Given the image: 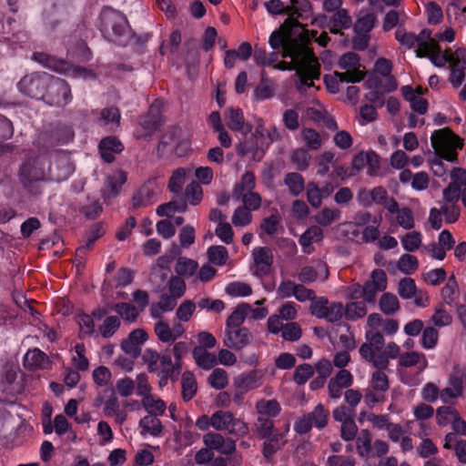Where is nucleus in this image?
Segmentation results:
<instances>
[{"instance_id": "f257e3e1", "label": "nucleus", "mask_w": 466, "mask_h": 466, "mask_svg": "<svg viewBox=\"0 0 466 466\" xmlns=\"http://www.w3.org/2000/svg\"><path fill=\"white\" fill-rule=\"evenodd\" d=\"M189 350V345L185 341L176 342L172 348L175 360L172 361L170 350L167 349L158 352L152 349H147L142 354L143 361L147 365V371L156 373L158 378V386L164 388L168 380H178L183 366V358Z\"/></svg>"}, {"instance_id": "f03ea898", "label": "nucleus", "mask_w": 466, "mask_h": 466, "mask_svg": "<svg viewBox=\"0 0 466 466\" xmlns=\"http://www.w3.org/2000/svg\"><path fill=\"white\" fill-rule=\"evenodd\" d=\"M96 26L106 40L117 46H127L134 36L126 15L109 6L102 8Z\"/></svg>"}, {"instance_id": "7ed1b4c3", "label": "nucleus", "mask_w": 466, "mask_h": 466, "mask_svg": "<svg viewBox=\"0 0 466 466\" xmlns=\"http://www.w3.org/2000/svg\"><path fill=\"white\" fill-rule=\"evenodd\" d=\"M18 176L23 187L28 193L40 194L38 183L49 181L50 178V158L46 155L26 158L20 166Z\"/></svg>"}, {"instance_id": "20e7f679", "label": "nucleus", "mask_w": 466, "mask_h": 466, "mask_svg": "<svg viewBox=\"0 0 466 466\" xmlns=\"http://www.w3.org/2000/svg\"><path fill=\"white\" fill-rule=\"evenodd\" d=\"M50 81V74L46 72H35L25 75L20 79L16 86L19 92L25 96L42 100L46 94V88Z\"/></svg>"}, {"instance_id": "39448f33", "label": "nucleus", "mask_w": 466, "mask_h": 466, "mask_svg": "<svg viewBox=\"0 0 466 466\" xmlns=\"http://www.w3.org/2000/svg\"><path fill=\"white\" fill-rule=\"evenodd\" d=\"M42 100L53 106H66L72 100L70 86L66 80L50 75V81Z\"/></svg>"}, {"instance_id": "423d86ee", "label": "nucleus", "mask_w": 466, "mask_h": 466, "mask_svg": "<svg viewBox=\"0 0 466 466\" xmlns=\"http://www.w3.org/2000/svg\"><path fill=\"white\" fill-rule=\"evenodd\" d=\"M329 415V410L319 403L311 412L298 419L294 424V430L299 434H306L315 427L319 430L325 428L328 424Z\"/></svg>"}, {"instance_id": "0eeeda50", "label": "nucleus", "mask_w": 466, "mask_h": 466, "mask_svg": "<svg viewBox=\"0 0 466 466\" xmlns=\"http://www.w3.org/2000/svg\"><path fill=\"white\" fill-rule=\"evenodd\" d=\"M139 126L142 133L138 137L147 139L157 131L162 123L161 104L156 100L148 108V111L139 118Z\"/></svg>"}, {"instance_id": "6e6552de", "label": "nucleus", "mask_w": 466, "mask_h": 466, "mask_svg": "<svg viewBox=\"0 0 466 466\" xmlns=\"http://www.w3.org/2000/svg\"><path fill=\"white\" fill-rule=\"evenodd\" d=\"M252 257L253 264L250 266L252 274L258 279L268 276L274 262L272 250L268 247H258L252 250Z\"/></svg>"}, {"instance_id": "1a4fd4ad", "label": "nucleus", "mask_w": 466, "mask_h": 466, "mask_svg": "<svg viewBox=\"0 0 466 466\" xmlns=\"http://www.w3.org/2000/svg\"><path fill=\"white\" fill-rule=\"evenodd\" d=\"M75 132L71 126L58 123L42 135L46 146L66 145L73 141Z\"/></svg>"}, {"instance_id": "9d476101", "label": "nucleus", "mask_w": 466, "mask_h": 466, "mask_svg": "<svg viewBox=\"0 0 466 466\" xmlns=\"http://www.w3.org/2000/svg\"><path fill=\"white\" fill-rule=\"evenodd\" d=\"M289 2L288 18L283 23L289 30L300 27L301 25L298 19H308L311 14V3L309 0H289Z\"/></svg>"}, {"instance_id": "9b49d317", "label": "nucleus", "mask_w": 466, "mask_h": 466, "mask_svg": "<svg viewBox=\"0 0 466 466\" xmlns=\"http://www.w3.org/2000/svg\"><path fill=\"white\" fill-rule=\"evenodd\" d=\"M449 81L454 88L461 86L465 79L466 71V50L459 48L449 63Z\"/></svg>"}, {"instance_id": "f8f14e48", "label": "nucleus", "mask_w": 466, "mask_h": 466, "mask_svg": "<svg viewBox=\"0 0 466 466\" xmlns=\"http://www.w3.org/2000/svg\"><path fill=\"white\" fill-rule=\"evenodd\" d=\"M253 336L247 328L225 329L224 345L234 350H240L247 347Z\"/></svg>"}, {"instance_id": "ddd939ff", "label": "nucleus", "mask_w": 466, "mask_h": 466, "mask_svg": "<svg viewBox=\"0 0 466 466\" xmlns=\"http://www.w3.org/2000/svg\"><path fill=\"white\" fill-rule=\"evenodd\" d=\"M98 150L106 163H112L115 160V155L124 150V146L116 137L108 136L100 140Z\"/></svg>"}, {"instance_id": "4468645a", "label": "nucleus", "mask_w": 466, "mask_h": 466, "mask_svg": "<svg viewBox=\"0 0 466 466\" xmlns=\"http://www.w3.org/2000/svg\"><path fill=\"white\" fill-rule=\"evenodd\" d=\"M75 171L73 164L67 157H58L55 160V167L50 161L49 181L61 182L66 180Z\"/></svg>"}, {"instance_id": "2eb2a0df", "label": "nucleus", "mask_w": 466, "mask_h": 466, "mask_svg": "<svg viewBox=\"0 0 466 466\" xmlns=\"http://www.w3.org/2000/svg\"><path fill=\"white\" fill-rule=\"evenodd\" d=\"M24 362L29 370H44L49 368L51 364L48 356L38 348L29 350L25 355Z\"/></svg>"}, {"instance_id": "dca6fc26", "label": "nucleus", "mask_w": 466, "mask_h": 466, "mask_svg": "<svg viewBox=\"0 0 466 466\" xmlns=\"http://www.w3.org/2000/svg\"><path fill=\"white\" fill-rule=\"evenodd\" d=\"M452 141H459L460 147H462L461 138L449 127L435 130L431 137V147L435 150L444 148Z\"/></svg>"}, {"instance_id": "f3484780", "label": "nucleus", "mask_w": 466, "mask_h": 466, "mask_svg": "<svg viewBox=\"0 0 466 466\" xmlns=\"http://www.w3.org/2000/svg\"><path fill=\"white\" fill-rule=\"evenodd\" d=\"M153 182L148 181L145 183L133 196L132 206L133 208H140L152 204V199L156 196V191L153 187Z\"/></svg>"}, {"instance_id": "a211bd4d", "label": "nucleus", "mask_w": 466, "mask_h": 466, "mask_svg": "<svg viewBox=\"0 0 466 466\" xmlns=\"http://www.w3.org/2000/svg\"><path fill=\"white\" fill-rule=\"evenodd\" d=\"M377 23L378 18L374 12L361 10L353 26L354 33L370 34Z\"/></svg>"}, {"instance_id": "6ab92c4d", "label": "nucleus", "mask_w": 466, "mask_h": 466, "mask_svg": "<svg viewBox=\"0 0 466 466\" xmlns=\"http://www.w3.org/2000/svg\"><path fill=\"white\" fill-rule=\"evenodd\" d=\"M196 364L206 370H211L218 363L217 356L201 346H196L192 351Z\"/></svg>"}, {"instance_id": "aec40b11", "label": "nucleus", "mask_w": 466, "mask_h": 466, "mask_svg": "<svg viewBox=\"0 0 466 466\" xmlns=\"http://www.w3.org/2000/svg\"><path fill=\"white\" fill-rule=\"evenodd\" d=\"M449 386L455 388L460 393L466 389V365L454 364L448 378Z\"/></svg>"}, {"instance_id": "412c9836", "label": "nucleus", "mask_w": 466, "mask_h": 466, "mask_svg": "<svg viewBox=\"0 0 466 466\" xmlns=\"http://www.w3.org/2000/svg\"><path fill=\"white\" fill-rule=\"evenodd\" d=\"M250 305L246 302L238 304L226 321V329L242 328L241 325L248 315Z\"/></svg>"}, {"instance_id": "4be33fe9", "label": "nucleus", "mask_w": 466, "mask_h": 466, "mask_svg": "<svg viewBox=\"0 0 466 466\" xmlns=\"http://www.w3.org/2000/svg\"><path fill=\"white\" fill-rule=\"evenodd\" d=\"M213 428L217 431H232L236 425V420L229 411L218 410L212 414Z\"/></svg>"}, {"instance_id": "5701e85b", "label": "nucleus", "mask_w": 466, "mask_h": 466, "mask_svg": "<svg viewBox=\"0 0 466 466\" xmlns=\"http://www.w3.org/2000/svg\"><path fill=\"white\" fill-rule=\"evenodd\" d=\"M139 427L142 429V434L149 433L154 437H159L163 431L162 423L156 414L143 417L139 420Z\"/></svg>"}, {"instance_id": "b1692460", "label": "nucleus", "mask_w": 466, "mask_h": 466, "mask_svg": "<svg viewBox=\"0 0 466 466\" xmlns=\"http://www.w3.org/2000/svg\"><path fill=\"white\" fill-rule=\"evenodd\" d=\"M181 394L185 401H189L197 393L198 386L195 376L191 371H185L181 375Z\"/></svg>"}, {"instance_id": "393cba45", "label": "nucleus", "mask_w": 466, "mask_h": 466, "mask_svg": "<svg viewBox=\"0 0 466 466\" xmlns=\"http://www.w3.org/2000/svg\"><path fill=\"white\" fill-rule=\"evenodd\" d=\"M256 409L258 416L268 418H275L281 411V407L276 400H261L257 402Z\"/></svg>"}, {"instance_id": "a878e982", "label": "nucleus", "mask_w": 466, "mask_h": 466, "mask_svg": "<svg viewBox=\"0 0 466 466\" xmlns=\"http://www.w3.org/2000/svg\"><path fill=\"white\" fill-rule=\"evenodd\" d=\"M282 57H290L293 60H299L306 50V46L300 45L297 39H292L289 36L282 46Z\"/></svg>"}, {"instance_id": "bb28decb", "label": "nucleus", "mask_w": 466, "mask_h": 466, "mask_svg": "<svg viewBox=\"0 0 466 466\" xmlns=\"http://www.w3.org/2000/svg\"><path fill=\"white\" fill-rule=\"evenodd\" d=\"M284 183L289 187L291 195L299 196L305 187L303 177L297 172L288 173L284 177Z\"/></svg>"}, {"instance_id": "cd10ccee", "label": "nucleus", "mask_w": 466, "mask_h": 466, "mask_svg": "<svg viewBox=\"0 0 466 466\" xmlns=\"http://www.w3.org/2000/svg\"><path fill=\"white\" fill-rule=\"evenodd\" d=\"M379 307L386 315L394 314L400 309L399 299L396 295L392 293H384L380 299Z\"/></svg>"}, {"instance_id": "c85d7f7f", "label": "nucleus", "mask_w": 466, "mask_h": 466, "mask_svg": "<svg viewBox=\"0 0 466 466\" xmlns=\"http://www.w3.org/2000/svg\"><path fill=\"white\" fill-rule=\"evenodd\" d=\"M198 267V265L195 260L180 257L176 263L175 271L180 278L191 277L197 271Z\"/></svg>"}, {"instance_id": "c756f323", "label": "nucleus", "mask_w": 466, "mask_h": 466, "mask_svg": "<svg viewBox=\"0 0 466 466\" xmlns=\"http://www.w3.org/2000/svg\"><path fill=\"white\" fill-rule=\"evenodd\" d=\"M367 314V306L364 301L350 302L344 308V315L349 320H356Z\"/></svg>"}, {"instance_id": "7c9ffc66", "label": "nucleus", "mask_w": 466, "mask_h": 466, "mask_svg": "<svg viewBox=\"0 0 466 466\" xmlns=\"http://www.w3.org/2000/svg\"><path fill=\"white\" fill-rule=\"evenodd\" d=\"M227 125L233 131H242L244 116L240 108H229L226 114Z\"/></svg>"}, {"instance_id": "2f4dec72", "label": "nucleus", "mask_w": 466, "mask_h": 466, "mask_svg": "<svg viewBox=\"0 0 466 466\" xmlns=\"http://www.w3.org/2000/svg\"><path fill=\"white\" fill-rule=\"evenodd\" d=\"M459 294L458 283L454 275H451L441 290V295L446 304L451 305Z\"/></svg>"}, {"instance_id": "473e14b6", "label": "nucleus", "mask_w": 466, "mask_h": 466, "mask_svg": "<svg viewBox=\"0 0 466 466\" xmlns=\"http://www.w3.org/2000/svg\"><path fill=\"white\" fill-rule=\"evenodd\" d=\"M384 290V286L378 287L377 283L366 281L363 286L358 285L355 292H360L359 297L364 298L368 303H374L379 291Z\"/></svg>"}, {"instance_id": "72a5a7b5", "label": "nucleus", "mask_w": 466, "mask_h": 466, "mask_svg": "<svg viewBox=\"0 0 466 466\" xmlns=\"http://www.w3.org/2000/svg\"><path fill=\"white\" fill-rule=\"evenodd\" d=\"M187 208L185 201H170L159 205L157 208V214L159 217H171L175 212H185Z\"/></svg>"}, {"instance_id": "f704fd0d", "label": "nucleus", "mask_w": 466, "mask_h": 466, "mask_svg": "<svg viewBox=\"0 0 466 466\" xmlns=\"http://www.w3.org/2000/svg\"><path fill=\"white\" fill-rule=\"evenodd\" d=\"M208 260L217 266H223L228 258V249L224 246H211L208 248Z\"/></svg>"}, {"instance_id": "c9c22d12", "label": "nucleus", "mask_w": 466, "mask_h": 466, "mask_svg": "<svg viewBox=\"0 0 466 466\" xmlns=\"http://www.w3.org/2000/svg\"><path fill=\"white\" fill-rule=\"evenodd\" d=\"M99 117L97 118V123L101 127H106L109 124L119 123L120 120V112L117 107L110 106L103 108L99 112Z\"/></svg>"}, {"instance_id": "e433bc0d", "label": "nucleus", "mask_w": 466, "mask_h": 466, "mask_svg": "<svg viewBox=\"0 0 466 466\" xmlns=\"http://www.w3.org/2000/svg\"><path fill=\"white\" fill-rule=\"evenodd\" d=\"M186 180V170L183 167H178L173 171L172 176L168 181L169 191L178 194L181 192Z\"/></svg>"}, {"instance_id": "4c0bfd02", "label": "nucleus", "mask_w": 466, "mask_h": 466, "mask_svg": "<svg viewBox=\"0 0 466 466\" xmlns=\"http://www.w3.org/2000/svg\"><path fill=\"white\" fill-rule=\"evenodd\" d=\"M256 185L255 175L251 171H247L241 177L240 182L236 185L234 193L237 197H240V194L245 192L252 191Z\"/></svg>"}, {"instance_id": "58836bf2", "label": "nucleus", "mask_w": 466, "mask_h": 466, "mask_svg": "<svg viewBox=\"0 0 466 466\" xmlns=\"http://www.w3.org/2000/svg\"><path fill=\"white\" fill-rule=\"evenodd\" d=\"M419 267L417 258L410 254H403L398 262V268L406 275L414 273Z\"/></svg>"}, {"instance_id": "ea45409f", "label": "nucleus", "mask_w": 466, "mask_h": 466, "mask_svg": "<svg viewBox=\"0 0 466 466\" xmlns=\"http://www.w3.org/2000/svg\"><path fill=\"white\" fill-rule=\"evenodd\" d=\"M120 319L117 316L106 317L99 327L101 336L105 339L112 337L120 327Z\"/></svg>"}, {"instance_id": "a19ab883", "label": "nucleus", "mask_w": 466, "mask_h": 466, "mask_svg": "<svg viewBox=\"0 0 466 466\" xmlns=\"http://www.w3.org/2000/svg\"><path fill=\"white\" fill-rule=\"evenodd\" d=\"M344 316V306L341 302L329 303L328 309L323 314L322 319L330 323H338Z\"/></svg>"}, {"instance_id": "79ce46f5", "label": "nucleus", "mask_w": 466, "mask_h": 466, "mask_svg": "<svg viewBox=\"0 0 466 466\" xmlns=\"http://www.w3.org/2000/svg\"><path fill=\"white\" fill-rule=\"evenodd\" d=\"M254 96L260 101L269 99L274 96V88L270 82L264 76V73H262L260 83L254 90Z\"/></svg>"}, {"instance_id": "37998d69", "label": "nucleus", "mask_w": 466, "mask_h": 466, "mask_svg": "<svg viewBox=\"0 0 466 466\" xmlns=\"http://www.w3.org/2000/svg\"><path fill=\"white\" fill-rule=\"evenodd\" d=\"M226 293L232 297H247L252 293L251 287L244 282L235 281L227 285Z\"/></svg>"}, {"instance_id": "c03bdc74", "label": "nucleus", "mask_w": 466, "mask_h": 466, "mask_svg": "<svg viewBox=\"0 0 466 466\" xmlns=\"http://www.w3.org/2000/svg\"><path fill=\"white\" fill-rule=\"evenodd\" d=\"M77 323L80 327V338L85 336H92L95 332V323L93 317L86 313H80L77 315Z\"/></svg>"}, {"instance_id": "a18cd8bd", "label": "nucleus", "mask_w": 466, "mask_h": 466, "mask_svg": "<svg viewBox=\"0 0 466 466\" xmlns=\"http://www.w3.org/2000/svg\"><path fill=\"white\" fill-rule=\"evenodd\" d=\"M314 374V369L310 364L299 365L294 371L293 380L298 385H304Z\"/></svg>"}, {"instance_id": "49530a36", "label": "nucleus", "mask_w": 466, "mask_h": 466, "mask_svg": "<svg viewBox=\"0 0 466 466\" xmlns=\"http://www.w3.org/2000/svg\"><path fill=\"white\" fill-rule=\"evenodd\" d=\"M439 339V332L433 327H427L423 329L422 335L420 338V344L422 348L426 350H431L435 348Z\"/></svg>"}, {"instance_id": "de8ad7c7", "label": "nucleus", "mask_w": 466, "mask_h": 466, "mask_svg": "<svg viewBox=\"0 0 466 466\" xmlns=\"http://www.w3.org/2000/svg\"><path fill=\"white\" fill-rule=\"evenodd\" d=\"M396 215V221L399 226L404 229H411L414 228L415 222L413 212L410 208H401Z\"/></svg>"}, {"instance_id": "09e8293b", "label": "nucleus", "mask_w": 466, "mask_h": 466, "mask_svg": "<svg viewBox=\"0 0 466 466\" xmlns=\"http://www.w3.org/2000/svg\"><path fill=\"white\" fill-rule=\"evenodd\" d=\"M208 383L216 390L224 389L228 383L226 370L220 368L215 369L208 377Z\"/></svg>"}, {"instance_id": "8fccbe9b", "label": "nucleus", "mask_w": 466, "mask_h": 466, "mask_svg": "<svg viewBox=\"0 0 466 466\" xmlns=\"http://www.w3.org/2000/svg\"><path fill=\"white\" fill-rule=\"evenodd\" d=\"M115 311L119 314L125 320L135 321L138 316V311L135 306L119 302L115 305Z\"/></svg>"}, {"instance_id": "3c124183", "label": "nucleus", "mask_w": 466, "mask_h": 466, "mask_svg": "<svg viewBox=\"0 0 466 466\" xmlns=\"http://www.w3.org/2000/svg\"><path fill=\"white\" fill-rule=\"evenodd\" d=\"M142 405L150 414L162 415L166 410V403L162 400H155L151 394L143 398Z\"/></svg>"}, {"instance_id": "603ef678", "label": "nucleus", "mask_w": 466, "mask_h": 466, "mask_svg": "<svg viewBox=\"0 0 466 466\" xmlns=\"http://www.w3.org/2000/svg\"><path fill=\"white\" fill-rule=\"evenodd\" d=\"M401 244L405 250L413 252L421 244V234L418 231L409 232L401 238Z\"/></svg>"}, {"instance_id": "864d4df0", "label": "nucleus", "mask_w": 466, "mask_h": 466, "mask_svg": "<svg viewBox=\"0 0 466 466\" xmlns=\"http://www.w3.org/2000/svg\"><path fill=\"white\" fill-rule=\"evenodd\" d=\"M331 21L334 27H339L340 29H349L352 25L351 16L344 8L337 10L333 15Z\"/></svg>"}, {"instance_id": "5fc2aeb1", "label": "nucleus", "mask_w": 466, "mask_h": 466, "mask_svg": "<svg viewBox=\"0 0 466 466\" xmlns=\"http://www.w3.org/2000/svg\"><path fill=\"white\" fill-rule=\"evenodd\" d=\"M340 217V211L339 209H331L329 208H324L317 216L316 221L323 226H329L334 220L339 219Z\"/></svg>"}, {"instance_id": "6e6d98bb", "label": "nucleus", "mask_w": 466, "mask_h": 466, "mask_svg": "<svg viewBox=\"0 0 466 466\" xmlns=\"http://www.w3.org/2000/svg\"><path fill=\"white\" fill-rule=\"evenodd\" d=\"M398 293L402 299H411L416 295V284L413 279L404 278L400 280Z\"/></svg>"}, {"instance_id": "4d7b16f0", "label": "nucleus", "mask_w": 466, "mask_h": 466, "mask_svg": "<svg viewBox=\"0 0 466 466\" xmlns=\"http://www.w3.org/2000/svg\"><path fill=\"white\" fill-rule=\"evenodd\" d=\"M155 333L157 339L164 343L174 342L173 332L165 321L159 320L155 324Z\"/></svg>"}, {"instance_id": "13d9d810", "label": "nucleus", "mask_w": 466, "mask_h": 466, "mask_svg": "<svg viewBox=\"0 0 466 466\" xmlns=\"http://www.w3.org/2000/svg\"><path fill=\"white\" fill-rule=\"evenodd\" d=\"M329 304V299L326 297H316L311 300L309 311L311 315L318 319H322L325 314L328 306Z\"/></svg>"}, {"instance_id": "bf43d9fd", "label": "nucleus", "mask_w": 466, "mask_h": 466, "mask_svg": "<svg viewBox=\"0 0 466 466\" xmlns=\"http://www.w3.org/2000/svg\"><path fill=\"white\" fill-rule=\"evenodd\" d=\"M453 56L454 53L451 49H447L444 52H441V46H439V50H434L429 58L434 66L442 67L446 63H450Z\"/></svg>"}, {"instance_id": "052dcab7", "label": "nucleus", "mask_w": 466, "mask_h": 466, "mask_svg": "<svg viewBox=\"0 0 466 466\" xmlns=\"http://www.w3.org/2000/svg\"><path fill=\"white\" fill-rule=\"evenodd\" d=\"M258 435L262 437H268L270 432L275 430L274 421L271 418L258 416L255 423Z\"/></svg>"}, {"instance_id": "680f3d73", "label": "nucleus", "mask_w": 466, "mask_h": 466, "mask_svg": "<svg viewBox=\"0 0 466 466\" xmlns=\"http://www.w3.org/2000/svg\"><path fill=\"white\" fill-rule=\"evenodd\" d=\"M279 224V216L277 213L271 214L269 217H267L262 219L260 228L268 235L272 236L277 233Z\"/></svg>"}, {"instance_id": "e2e57ef3", "label": "nucleus", "mask_w": 466, "mask_h": 466, "mask_svg": "<svg viewBox=\"0 0 466 466\" xmlns=\"http://www.w3.org/2000/svg\"><path fill=\"white\" fill-rule=\"evenodd\" d=\"M282 338L289 341H297L301 337V328L297 322H289L282 329Z\"/></svg>"}, {"instance_id": "0e129e2a", "label": "nucleus", "mask_w": 466, "mask_h": 466, "mask_svg": "<svg viewBox=\"0 0 466 466\" xmlns=\"http://www.w3.org/2000/svg\"><path fill=\"white\" fill-rule=\"evenodd\" d=\"M285 25H281L279 29L274 30L268 38V44L273 50H277L284 45L288 39V33L284 30Z\"/></svg>"}, {"instance_id": "69168bd1", "label": "nucleus", "mask_w": 466, "mask_h": 466, "mask_svg": "<svg viewBox=\"0 0 466 466\" xmlns=\"http://www.w3.org/2000/svg\"><path fill=\"white\" fill-rule=\"evenodd\" d=\"M244 208L248 210H257L261 206V198L258 193L249 191L240 194Z\"/></svg>"}, {"instance_id": "338daca9", "label": "nucleus", "mask_w": 466, "mask_h": 466, "mask_svg": "<svg viewBox=\"0 0 466 466\" xmlns=\"http://www.w3.org/2000/svg\"><path fill=\"white\" fill-rule=\"evenodd\" d=\"M168 290L175 298H181L186 291V283L184 279L178 276L171 277L168 280Z\"/></svg>"}, {"instance_id": "774afa93", "label": "nucleus", "mask_w": 466, "mask_h": 466, "mask_svg": "<svg viewBox=\"0 0 466 466\" xmlns=\"http://www.w3.org/2000/svg\"><path fill=\"white\" fill-rule=\"evenodd\" d=\"M251 219L250 210L242 207L238 208L232 216V223L236 227H245L251 222Z\"/></svg>"}]
</instances>
